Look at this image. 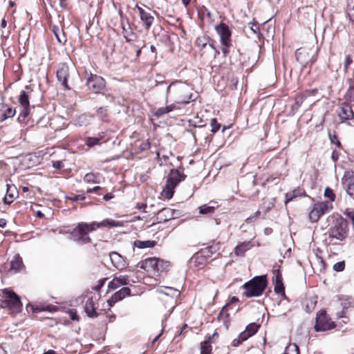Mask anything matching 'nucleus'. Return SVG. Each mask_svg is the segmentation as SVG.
<instances>
[{
    "label": "nucleus",
    "instance_id": "nucleus-1",
    "mask_svg": "<svg viewBox=\"0 0 354 354\" xmlns=\"http://www.w3.org/2000/svg\"><path fill=\"white\" fill-rule=\"evenodd\" d=\"M119 222L113 220L105 219L102 222H92L91 223H80L73 230V234L77 235V241L81 243H88L91 241V238L88 236L90 232L95 230L97 228L104 227H113L120 226Z\"/></svg>",
    "mask_w": 354,
    "mask_h": 354
},
{
    "label": "nucleus",
    "instance_id": "nucleus-2",
    "mask_svg": "<svg viewBox=\"0 0 354 354\" xmlns=\"http://www.w3.org/2000/svg\"><path fill=\"white\" fill-rule=\"evenodd\" d=\"M333 223L328 230V239L330 243H336L335 241H343L348 234V223L341 216L332 217Z\"/></svg>",
    "mask_w": 354,
    "mask_h": 354
},
{
    "label": "nucleus",
    "instance_id": "nucleus-3",
    "mask_svg": "<svg viewBox=\"0 0 354 354\" xmlns=\"http://www.w3.org/2000/svg\"><path fill=\"white\" fill-rule=\"evenodd\" d=\"M267 286V279L265 275L257 276L245 283L243 295L246 297H256L261 295Z\"/></svg>",
    "mask_w": 354,
    "mask_h": 354
},
{
    "label": "nucleus",
    "instance_id": "nucleus-4",
    "mask_svg": "<svg viewBox=\"0 0 354 354\" xmlns=\"http://www.w3.org/2000/svg\"><path fill=\"white\" fill-rule=\"evenodd\" d=\"M0 306L8 308L14 313L21 310L22 304L19 297L10 289H3L0 293Z\"/></svg>",
    "mask_w": 354,
    "mask_h": 354
},
{
    "label": "nucleus",
    "instance_id": "nucleus-5",
    "mask_svg": "<svg viewBox=\"0 0 354 354\" xmlns=\"http://www.w3.org/2000/svg\"><path fill=\"white\" fill-rule=\"evenodd\" d=\"M185 176L181 174L178 169H173L167 176V183L162 189V195L167 199L172 198L174 193V188L177 185L183 180Z\"/></svg>",
    "mask_w": 354,
    "mask_h": 354
},
{
    "label": "nucleus",
    "instance_id": "nucleus-6",
    "mask_svg": "<svg viewBox=\"0 0 354 354\" xmlns=\"http://www.w3.org/2000/svg\"><path fill=\"white\" fill-rule=\"evenodd\" d=\"M175 88L176 92L179 95L178 97L177 102L181 104H187L189 100L192 99V95H185L189 91L188 86L183 84H178L176 82H172L166 88L165 100L167 101L169 93L171 88Z\"/></svg>",
    "mask_w": 354,
    "mask_h": 354
},
{
    "label": "nucleus",
    "instance_id": "nucleus-7",
    "mask_svg": "<svg viewBox=\"0 0 354 354\" xmlns=\"http://www.w3.org/2000/svg\"><path fill=\"white\" fill-rule=\"evenodd\" d=\"M333 208V205L328 201H324L314 204L309 213V219L312 223H316L320 217Z\"/></svg>",
    "mask_w": 354,
    "mask_h": 354
},
{
    "label": "nucleus",
    "instance_id": "nucleus-8",
    "mask_svg": "<svg viewBox=\"0 0 354 354\" xmlns=\"http://www.w3.org/2000/svg\"><path fill=\"white\" fill-rule=\"evenodd\" d=\"M317 91V89L306 90L304 93L297 95L295 98V103L292 105V109L298 110L304 102H306L310 106L315 101L314 99H311V97L315 96Z\"/></svg>",
    "mask_w": 354,
    "mask_h": 354
},
{
    "label": "nucleus",
    "instance_id": "nucleus-9",
    "mask_svg": "<svg viewBox=\"0 0 354 354\" xmlns=\"http://www.w3.org/2000/svg\"><path fill=\"white\" fill-rule=\"evenodd\" d=\"M335 324L328 318L326 312L322 311L317 315L315 329L316 331H325L334 328Z\"/></svg>",
    "mask_w": 354,
    "mask_h": 354
},
{
    "label": "nucleus",
    "instance_id": "nucleus-10",
    "mask_svg": "<svg viewBox=\"0 0 354 354\" xmlns=\"http://www.w3.org/2000/svg\"><path fill=\"white\" fill-rule=\"evenodd\" d=\"M196 44L201 50L207 48L214 58L220 53L214 46V41L207 36L198 37Z\"/></svg>",
    "mask_w": 354,
    "mask_h": 354
},
{
    "label": "nucleus",
    "instance_id": "nucleus-11",
    "mask_svg": "<svg viewBox=\"0 0 354 354\" xmlns=\"http://www.w3.org/2000/svg\"><path fill=\"white\" fill-rule=\"evenodd\" d=\"M313 50L306 48H298L295 52L297 61L303 66L306 67L309 63L315 61L314 56L312 55Z\"/></svg>",
    "mask_w": 354,
    "mask_h": 354
},
{
    "label": "nucleus",
    "instance_id": "nucleus-12",
    "mask_svg": "<svg viewBox=\"0 0 354 354\" xmlns=\"http://www.w3.org/2000/svg\"><path fill=\"white\" fill-rule=\"evenodd\" d=\"M86 86L90 91L98 93L105 88V81L100 76L91 75L87 79Z\"/></svg>",
    "mask_w": 354,
    "mask_h": 354
},
{
    "label": "nucleus",
    "instance_id": "nucleus-13",
    "mask_svg": "<svg viewBox=\"0 0 354 354\" xmlns=\"http://www.w3.org/2000/svg\"><path fill=\"white\" fill-rule=\"evenodd\" d=\"M169 266V263L157 258H148L142 261L141 268L151 269L153 271H162Z\"/></svg>",
    "mask_w": 354,
    "mask_h": 354
},
{
    "label": "nucleus",
    "instance_id": "nucleus-14",
    "mask_svg": "<svg viewBox=\"0 0 354 354\" xmlns=\"http://www.w3.org/2000/svg\"><path fill=\"white\" fill-rule=\"evenodd\" d=\"M19 102L21 105V110L18 120L19 121L24 120L29 115L30 104L29 98L26 91H21L19 96Z\"/></svg>",
    "mask_w": 354,
    "mask_h": 354
},
{
    "label": "nucleus",
    "instance_id": "nucleus-15",
    "mask_svg": "<svg viewBox=\"0 0 354 354\" xmlns=\"http://www.w3.org/2000/svg\"><path fill=\"white\" fill-rule=\"evenodd\" d=\"M110 261L114 268L118 270H125L128 266V262L126 259L116 252H111L109 254Z\"/></svg>",
    "mask_w": 354,
    "mask_h": 354
},
{
    "label": "nucleus",
    "instance_id": "nucleus-16",
    "mask_svg": "<svg viewBox=\"0 0 354 354\" xmlns=\"http://www.w3.org/2000/svg\"><path fill=\"white\" fill-rule=\"evenodd\" d=\"M99 299L98 295L91 296L88 297L86 301V304L84 306V310L86 315L89 317H97L98 314L96 312V305L97 304V301Z\"/></svg>",
    "mask_w": 354,
    "mask_h": 354
},
{
    "label": "nucleus",
    "instance_id": "nucleus-17",
    "mask_svg": "<svg viewBox=\"0 0 354 354\" xmlns=\"http://www.w3.org/2000/svg\"><path fill=\"white\" fill-rule=\"evenodd\" d=\"M69 76L68 66L66 64H60L57 71V78L61 84L66 89H70L67 83Z\"/></svg>",
    "mask_w": 354,
    "mask_h": 354
},
{
    "label": "nucleus",
    "instance_id": "nucleus-18",
    "mask_svg": "<svg viewBox=\"0 0 354 354\" xmlns=\"http://www.w3.org/2000/svg\"><path fill=\"white\" fill-rule=\"evenodd\" d=\"M217 33L220 36V41L223 45H228L231 42V32L229 26L224 23L220 24L216 28Z\"/></svg>",
    "mask_w": 354,
    "mask_h": 354
},
{
    "label": "nucleus",
    "instance_id": "nucleus-19",
    "mask_svg": "<svg viewBox=\"0 0 354 354\" xmlns=\"http://www.w3.org/2000/svg\"><path fill=\"white\" fill-rule=\"evenodd\" d=\"M239 301L238 298L236 297H232L230 299L229 303H227L225 306H224L221 312L219 313L218 315V319L220 322H222L223 325L225 326V328L227 329L230 325V320H229V314L227 312V308L230 304H233L235 302H237Z\"/></svg>",
    "mask_w": 354,
    "mask_h": 354
},
{
    "label": "nucleus",
    "instance_id": "nucleus-20",
    "mask_svg": "<svg viewBox=\"0 0 354 354\" xmlns=\"http://www.w3.org/2000/svg\"><path fill=\"white\" fill-rule=\"evenodd\" d=\"M131 290L127 287H123L116 292L108 300L109 306H113L116 302L123 299L127 296L130 295Z\"/></svg>",
    "mask_w": 354,
    "mask_h": 354
},
{
    "label": "nucleus",
    "instance_id": "nucleus-21",
    "mask_svg": "<svg viewBox=\"0 0 354 354\" xmlns=\"http://www.w3.org/2000/svg\"><path fill=\"white\" fill-rule=\"evenodd\" d=\"M176 211L169 207H165L159 210L157 214V219L159 222H166L176 218Z\"/></svg>",
    "mask_w": 354,
    "mask_h": 354
},
{
    "label": "nucleus",
    "instance_id": "nucleus-22",
    "mask_svg": "<svg viewBox=\"0 0 354 354\" xmlns=\"http://www.w3.org/2000/svg\"><path fill=\"white\" fill-rule=\"evenodd\" d=\"M338 115L342 121L353 119L354 114L351 104L346 102L342 103L338 111Z\"/></svg>",
    "mask_w": 354,
    "mask_h": 354
},
{
    "label": "nucleus",
    "instance_id": "nucleus-23",
    "mask_svg": "<svg viewBox=\"0 0 354 354\" xmlns=\"http://www.w3.org/2000/svg\"><path fill=\"white\" fill-rule=\"evenodd\" d=\"M129 283V277L127 275H120L119 277H115L109 283V289L110 290H114L123 285H127Z\"/></svg>",
    "mask_w": 354,
    "mask_h": 354
},
{
    "label": "nucleus",
    "instance_id": "nucleus-24",
    "mask_svg": "<svg viewBox=\"0 0 354 354\" xmlns=\"http://www.w3.org/2000/svg\"><path fill=\"white\" fill-rule=\"evenodd\" d=\"M16 113V109L8 104L0 103V121L3 122L8 118H12Z\"/></svg>",
    "mask_w": 354,
    "mask_h": 354
},
{
    "label": "nucleus",
    "instance_id": "nucleus-25",
    "mask_svg": "<svg viewBox=\"0 0 354 354\" xmlns=\"http://www.w3.org/2000/svg\"><path fill=\"white\" fill-rule=\"evenodd\" d=\"M207 260L198 252L195 253L189 261L191 267L201 269L206 264Z\"/></svg>",
    "mask_w": 354,
    "mask_h": 354
},
{
    "label": "nucleus",
    "instance_id": "nucleus-26",
    "mask_svg": "<svg viewBox=\"0 0 354 354\" xmlns=\"http://www.w3.org/2000/svg\"><path fill=\"white\" fill-rule=\"evenodd\" d=\"M137 9L138 10L140 19L145 24L146 28L149 29L153 22V20H154L153 17L150 13L146 12L141 7H139L137 6Z\"/></svg>",
    "mask_w": 354,
    "mask_h": 354
},
{
    "label": "nucleus",
    "instance_id": "nucleus-27",
    "mask_svg": "<svg viewBox=\"0 0 354 354\" xmlns=\"http://www.w3.org/2000/svg\"><path fill=\"white\" fill-rule=\"evenodd\" d=\"M274 292L277 294H281L285 296V288L282 281V276L281 273L277 270L274 275Z\"/></svg>",
    "mask_w": 354,
    "mask_h": 354
},
{
    "label": "nucleus",
    "instance_id": "nucleus-28",
    "mask_svg": "<svg viewBox=\"0 0 354 354\" xmlns=\"http://www.w3.org/2000/svg\"><path fill=\"white\" fill-rule=\"evenodd\" d=\"M253 245L250 241H245L237 245L234 249V253L236 256H243L246 251L249 250Z\"/></svg>",
    "mask_w": 354,
    "mask_h": 354
},
{
    "label": "nucleus",
    "instance_id": "nucleus-29",
    "mask_svg": "<svg viewBox=\"0 0 354 354\" xmlns=\"http://www.w3.org/2000/svg\"><path fill=\"white\" fill-rule=\"evenodd\" d=\"M7 190L6 196L3 198V201L6 204H10L13 199L15 197V194H17V189L15 185H7Z\"/></svg>",
    "mask_w": 354,
    "mask_h": 354
},
{
    "label": "nucleus",
    "instance_id": "nucleus-30",
    "mask_svg": "<svg viewBox=\"0 0 354 354\" xmlns=\"http://www.w3.org/2000/svg\"><path fill=\"white\" fill-rule=\"evenodd\" d=\"M24 267L22 259L19 255L15 256L13 259L10 261V270H13L15 272H18L21 271Z\"/></svg>",
    "mask_w": 354,
    "mask_h": 354
},
{
    "label": "nucleus",
    "instance_id": "nucleus-31",
    "mask_svg": "<svg viewBox=\"0 0 354 354\" xmlns=\"http://www.w3.org/2000/svg\"><path fill=\"white\" fill-rule=\"evenodd\" d=\"M156 242L155 241H140L136 240L133 242V245L140 249L153 248Z\"/></svg>",
    "mask_w": 354,
    "mask_h": 354
},
{
    "label": "nucleus",
    "instance_id": "nucleus-32",
    "mask_svg": "<svg viewBox=\"0 0 354 354\" xmlns=\"http://www.w3.org/2000/svg\"><path fill=\"white\" fill-rule=\"evenodd\" d=\"M175 104H171L165 107L158 108L154 113V115L157 118L162 117L165 114L172 111L175 109Z\"/></svg>",
    "mask_w": 354,
    "mask_h": 354
},
{
    "label": "nucleus",
    "instance_id": "nucleus-33",
    "mask_svg": "<svg viewBox=\"0 0 354 354\" xmlns=\"http://www.w3.org/2000/svg\"><path fill=\"white\" fill-rule=\"evenodd\" d=\"M53 32L56 37L57 41L60 44H65L66 41V38L65 34L62 30H60L57 26H53Z\"/></svg>",
    "mask_w": 354,
    "mask_h": 354
},
{
    "label": "nucleus",
    "instance_id": "nucleus-34",
    "mask_svg": "<svg viewBox=\"0 0 354 354\" xmlns=\"http://www.w3.org/2000/svg\"><path fill=\"white\" fill-rule=\"evenodd\" d=\"M304 196V194L300 192L299 189H295L292 192H288L286 194V199L285 204H288L289 202L293 201L295 198L299 196Z\"/></svg>",
    "mask_w": 354,
    "mask_h": 354
},
{
    "label": "nucleus",
    "instance_id": "nucleus-35",
    "mask_svg": "<svg viewBox=\"0 0 354 354\" xmlns=\"http://www.w3.org/2000/svg\"><path fill=\"white\" fill-rule=\"evenodd\" d=\"M354 178V172L352 170H347L344 172V176L342 178V183L345 188L347 187L348 183H352Z\"/></svg>",
    "mask_w": 354,
    "mask_h": 354
},
{
    "label": "nucleus",
    "instance_id": "nucleus-36",
    "mask_svg": "<svg viewBox=\"0 0 354 354\" xmlns=\"http://www.w3.org/2000/svg\"><path fill=\"white\" fill-rule=\"evenodd\" d=\"M250 336V335L245 330L242 333H241L237 339H234L232 343L233 346H238L243 342L248 339Z\"/></svg>",
    "mask_w": 354,
    "mask_h": 354
},
{
    "label": "nucleus",
    "instance_id": "nucleus-37",
    "mask_svg": "<svg viewBox=\"0 0 354 354\" xmlns=\"http://www.w3.org/2000/svg\"><path fill=\"white\" fill-rule=\"evenodd\" d=\"M344 99L346 103L350 104L352 102H354V86L350 85L345 95Z\"/></svg>",
    "mask_w": 354,
    "mask_h": 354
},
{
    "label": "nucleus",
    "instance_id": "nucleus-38",
    "mask_svg": "<svg viewBox=\"0 0 354 354\" xmlns=\"http://www.w3.org/2000/svg\"><path fill=\"white\" fill-rule=\"evenodd\" d=\"M212 346L209 341H205L201 345V354H211Z\"/></svg>",
    "mask_w": 354,
    "mask_h": 354
},
{
    "label": "nucleus",
    "instance_id": "nucleus-39",
    "mask_svg": "<svg viewBox=\"0 0 354 354\" xmlns=\"http://www.w3.org/2000/svg\"><path fill=\"white\" fill-rule=\"evenodd\" d=\"M199 213L201 214H212L214 211V207L208 206L207 205H201L198 207Z\"/></svg>",
    "mask_w": 354,
    "mask_h": 354
},
{
    "label": "nucleus",
    "instance_id": "nucleus-40",
    "mask_svg": "<svg viewBox=\"0 0 354 354\" xmlns=\"http://www.w3.org/2000/svg\"><path fill=\"white\" fill-rule=\"evenodd\" d=\"M259 328V325L256 323H251L247 326L245 330L250 335V336H252L257 332Z\"/></svg>",
    "mask_w": 354,
    "mask_h": 354
},
{
    "label": "nucleus",
    "instance_id": "nucleus-41",
    "mask_svg": "<svg viewBox=\"0 0 354 354\" xmlns=\"http://www.w3.org/2000/svg\"><path fill=\"white\" fill-rule=\"evenodd\" d=\"M101 138L99 137H88L86 140V144L87 146L92 147L100 143Z\"/></svg>",
    "mask_w": 354,
    "mask_h": 354
},
{
    "label": "nucleus",
    "instance_id": "nucleus-42",
    "mask_svg": "<svg viewBox=\"0 0 354 354\" xmlns=\"http://www.w3.org/2000/svg\"><path fill=\"white\" fill-rule=\"evenodd\" d=\"M347 11L350 18L354 20V0H348Z\"/></svg>",
    "mask_w": 354,
    "mask_h": 354
},
{
    "label": "nucleus",
    "instance_id": "nucleus-43",
    "mask_svg": "<svg viewBox=\"0 0 354 354\" xmlns=\"http://www.w3.org/2000/svg\"><path fill=\"white\" fill-rule=\"evenodd\" d=\"M282 354H299V348L296 344L288 346L286 348L284 353Z\"/></svg>",
    "mask_w": 354,
    "mask_h": 354
},
{
    "label": "nucleus",
    "instance_id": "nucleus-44",
    "mask_svg": "<svg viewBox=\"0 0 354 354\" xmlns=\"http://www.w3.org/2000/svg\"><path fill=\"white\" fill-rule=\"evenodd\" d=\"M84 180L86 183H99L97 176L93 173L86 174L84 177Z\"/></svg>",
    "mask_w": 354,
    "mask_h": 354
},
{
    "label": "nucleus",
    "instance_id": "nucleus-45",
    "mask_svg": "<svg viewBox=\"0 0 354 354\" xmlns=\"http://www.w3.org/2000/svg\"><path fill=\"white\" fill-rule=\"evenodd\" d=\"M324 195L325 197L329 198L330 203L334 201L335 199V194L333 193V191L329 187H326L325 189Z\"/></svg>",
    "mask_w": 354,
    "mask_h": 354
},
{
    "label": "nucleus",
    "instance_id": "nucleus-46",
    "mask_svg": "<svg viewBox=\"0 0 354 354\" xmlns=\"http://www.w3.org/2000/svg\"><path fill=\"white\" fill-rule=\"evenodd\" d=\"M165 289H167L168 290V292H164L163 290H160L159 292L160 293H163L166 295H171V296H178L180 295V292L178 290L176 289H174L173 288H171V287H165Z\"/></svg>",
    "mask_w": 354,
    "mask_h": 354
},
{
    "label": "nucleus",
    "instance_id": "nucleus-47",
    "mask_svg": "<svg viewBox=\"0 0 354 354\" xmlns=\"http://www.w3.org/2000/svg\"><path fill=\"white\" fill-rule=\"evenodd\" d=\"M211 251L210 249L209 248V247H206L205 248H203L201 249L200 251H198V252L199 254H201L205 259H206V260L207 261V259L210 257H212V253H211Z\"/></svg>",
    "mask_w": 354,
    "mask_h": 354
},
{
    "label": "nucleus",
    "instance_id": "nucleus-48",
    "mask_svg": "<svg viewBox=\"0 0 354 354\" xmlns=\"http://www.w3.org/2000/svg\"><path fill=\"white\" fill-rule=\"evenodd\" d=\"M328 137L332 143L336 145L337 147L341 146V143L337 140V136L335 134V132H333V133H332L330 131H328Z\"/></svg>",
    "mask_w": 354,
    "mask_h": 354
},
{
    "label": "nucleus",
    "instance_id": "nucleus-49",
    "mask_svg": "<svg viewBox=\"0 0 354 354\" xmlns=\"http://www.w3.org/2000/svg\"><path fill=\"white\" fill-rule=\"evenodd\" d=\"M344 189L346 193L354 199V182L348 183Z\"/></svg>",
    "mask_w": 354,
    "mask_h": 354
},
{
    "label": "nucleus",
    "instance_id": "nucleus-50",
    "mask_svg": "<svg viewBox=\"0 0 354 354\" xmlns=\"http://www.w3.org/2000/svg\"><path fill=\"white\" fill-rule=\"evenodd\" d=\"M211 127H212V132L216 133L218 131V129L221 127L220 124L217 122L216 118H213L211 120L210 122Z\"/></svg>",
    "mask_w": 354,
    "mask_h": 354
},
{
    "label": "nucleus",
    "instance_id": "nucleus-51",
    "mask_svg": "<svg viewBox=\"0 0 354 354\" xmlns=\"http://www.w3.org/2000/svg\"><path fill=\"white\" fill-rule=\"evenodd\" d=\"M345 268L344 261H339L334 264L333 270L336 272L343 271Z\"/></svg>",
    "mask_w": 354,
    "mask_h": 354
},
{
    "label": "nucleus",
    "instance_id": "nucleus-52",
    "mask_svg": "<svg viewBox=\"0 0 354 354\" xmlns=\"http://www.w3.org/2000/svg\"><path fill=\"white\" fill-rule=\"evenodd\" d=\"M122 34L127 42H129L132 40L131 36H133V33L132 32H128V30L124 26H122Z\"/></svg>",
    "mask_w": 354,
    "mask_h": 354
},
{
    "label": "nucleus",
    "instance_id": "nucleus-53",
    "mask_svg": "<svg viewBox=\"0 0 354 354\" xmlns=\"http://www.w3.org/2000/svg\"><path fill=\"white\" fill-rule=\"evenodd\" d=\"M106 109L104 107H100L97 111V114L100 118L104 120L106 115Z\"/></svg>",
    "mask_w": 354,
    "mask_h": 354
},
{
    "label": "nucleus",
    "instance_id": "nucleus-54",
    "mask_svg": "<svg viewBox=\"0 0 354 354\" xmlns=\"http://www.w3.org/2000/svg\"><path fill=\"white\" fill-rule=\"evenodd\" d=\"M316 303H317V301L315 300L314 299H310L307 300V304H306L307 311L310 310L311 309L314 308Z\"/></svg>",
    "mask_w": 354,
    "mask_h": 354
},
{
    "label": "nucleus",
    "instance_id": "nucleus-55",
    "mask_svg": "<svg viewBox=\"0 0 354 354\" xmlns=\"http://www.w3.org/2000/svg\"><path fill=\"white\" fill-rule=\"evenodd\" d=\"M68 199L71 201H84L85 199V196L81 195H72L71 196L67 197Z\"/></svg>",
    "mask_w": 354,
    "mask_h": 354
},
{
    "label": "nucleus",
    "instance_id": "nucleus-56",
    "mask_svg": "<svg viewBox=\"0 0 354 354\" xmlns=\"http://www.w3.org/2000/svg\"><path fill=\"white\" fill-rule=\"evenodd\" d=\"M208 247L210 249V250H212L211 251L212 255L214 254V253H216L220 249L219 243H216L213 244V245H212L210 246H208Z\"/></svg>",
    "mask_w": 354,
    "mask_h": 354
},
{
    "label": "nucleus",
    "instance_id": "nucleus-57",
    "mask_svg": "<svg viewBox=\"0 0 354 354\" xmlns=\"http://www.w3.org/2000/svg\"><path fill=\"white\" fill-rule=\"evenodd\" d=\"M232 45L231 42H229L228 45H223V47L222 48V52L223 53V55L226 57L229 53V48Z\"/></svg>",
    "mask_w": 354,
    "mask_h": 354
},
{
    "label": "nucleus",
    "instance_id": "nucleus-58",
    "mask_svg": "<svg viewBox=\"0 0 354 354\" xmlns=\"http://www.w3.org/2000/svg\"><path fill=\"white\" fill-rule=\"evenodd\" d=\"M352 59L349 55H347L345 59L344 67L346 69L348 66L352 63Z\"/></svg>",
    "mask_w": 354,
    "mask_h": 354
},
{
    "label": "nucleus",
    "instance_id": "nucleus-59",
    "mask_svg": "<svg viewBox=\"0 0 354 354\" xmlns=\"http://www.w3.org/2000/svg\"><path fill=\"white\" fill-rule=\"evenodd\" d=\"M53 166L56 169H61L63 167V163L60 161H55L53 163Z\"/></svg>",
    "mask_w": 354,
    "mask_h": 354
},
{
    "label": "nucleus",
    "instance_id": "nucleus-60",
    "mask_svg": "<svg viewBox=\"0 0 354 354\" xmlns=\"http://www.w3.org/2000/svg\"><path fill=\"white\" fill-rule=\"evenodd\" d=\"M113 198V195L111 193H108L104 196V199L105 201H109L110 199Z\"/></svg>",
    "mask_w": 354,
    "mask_h": 354
},
{
    "label": "nucleus",
    "instance_id": "nucleus-61",
    "mask_svg": "<svg viewBox=\"0 0 354 354\" xmlns=\"http://www.w3.org/2000/svg\"><path fill=\"white\" fill-rule=\"evenodd\" d=\"M71 319L72 320H78V316L76 313L71 312L70 313Z\"/></svg>",
    "mask_w": 354,
    "mask_h": 354
},
{
    "label": "nucleus",
    "instance_id": "nucleus-62",
    "mask_svg": "<svg viewBox=\"0 0 354 354\" xmlns=\"http://www.w3.org/2000/svg\"><path fill=\"white\" fill-rule=\"evenodd\" d=\"M331 158L332 159L334 160V161H337V159H338V153L335 151H334L333 153H332V156H331Z\"/></svg>",
    "mask_w": 354,
    "mask_h": 354
},
{
    "label": "nucleus",
    "instance_id": "nucleus-63",
    "mask_svg": "<svg viewBox=\"0 0 354 354\" xmlns=\"http://www.w3.org/2000/svg\"><path fill=\"white\" fill-rule=\"evenodd\" d=\"M100 189H101V187L100 186H95V187H93L92 189H88L87 192H88V193L95 192H97V190H99Z\"/></svg>",
    "mask_w": 354,
    "mask_h": 354
},
{
    "label": "nucleus",
    "instance_id": "nucleus-64",
    "mask_svg": "<svg viewBox=\"0 0 354 354\" xmlns=\"http://www.w3.org/2000/svg\"><path fill=\"white\" fill-rule=\"evenodd\" d=\"M6 225V221L3 218L0 219V227H4Z\"/></svg>",
    "mask_w": 354,
    "mask_h": 354
}]
</instances>
